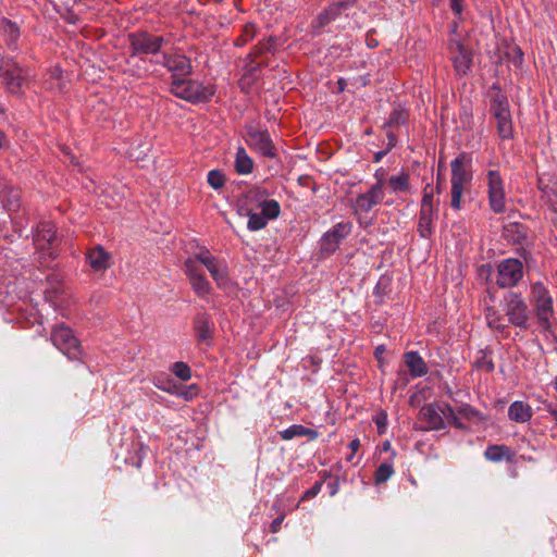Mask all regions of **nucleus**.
Masks as SVG:
<instances>
[{
    "label": "nucleus",
    "mask_w": 557,
    "mask_h": 557,
    "mask_svg": "<svg viewBox=\"0 0 557 557\" xmlns=\"http://www.w3.org/2000/svg\"><path fill=\"white\" fill-rule=\"evenodd\" d=\"M523 276V268L520 260L508 258L503 260L497 267V285L502 288L512 287Z\"/></svg>",
    "instance_id": "f8f14e48"
},
{
    "label": "nucleus",
    "mask_w": 557,
    "mask_h": 557,
    "mask_svg": "<svg viewBox=\"0 0 557 557\" xmlns=\"http://www.w3.org/2000/svg\"><path fill=\"white\" fill-rule=\"evenodd\" d=\"M484 456L491 461H502L510 457V450L504 445H491L486 448Z\"/></svg>",
    "instance_id": "c756f323"
},
{
    "label": "nucleus",
    "mask_w": 557,
    "mask_h": 557,
    "mask_svg": "<svg viewBox=\"0 0 557 557\" xmlns=\"http://www.w3.org/2000/svg\"><path fill=\"white\" fill-rule=\"evenodd\" d=\"M235 170L240 175L250 174L253 170V161L243 147H239L236 151Z\"/></svg>",
    "instance_id": "bb28decb"
},
{
    "label": "nucleus",
    "mask_w": 557,
    "mask_h": 557,
    "mask_svg": "<svg viewBox=\"0 0 557 557\" xmlns=\"http://www.w3.org/2000/svg\"><path fill=\"white\" fill-rule=\"evenodd\" d=\"M391 448V443L388 441L384 442L383 449L388 450Z\"/></svg>",
    "instance_id": "8fccbe9b"
},
{
    "label": "nucleus",
    "mask_w": 557,
    "mask_h": 557,
    "mask_svg": "<svg viewBox=\"0 0 557 557\" xmlns=\"http://www.w3.org/2000/svg\"><path fill=\"white\" fill-rule=\"evenodd\" d=\"M4 108L2 107V104H0V119H4Z\"/></svg>",
    "instance_id": "3c124183"
},
{
    "label": "nucleus",
    "mask_w": 557,
    "mask_h": 557,
    "mask_svg": "<svg viewBox=\"0 0 557 557\" xmlns=\"http://www.w3.org/2000/svg\"><path fill=\"white\" fill-rule=\"evenodd\" d=\"M532 416V407L529 404L521 400L513 401L512 404H510L508 408L509 419L518 423L529 422Z\"/></svg>",
    "instance_id": "412c9836"
},
{
    "label": "nucleus",
    "mask_w": 557,
    "mask_h": 557,
    "mask_svg": "<svg viewBox=\"0 0 557 557\" xmlns=\"http://www.w3.org/2000/svg\"><path fill=\"white\" fill-rule=\"evenodd\" d=\"M157 387H159V388H161V389H163V391H165V392L171 393V389H170V388H168V387H161V386H159V385H157Z\"/></svg>",
    "instance_id": "864d4df0"
},
{
    "label": "nucleus",
    "mask_w": 557,
    "mask_h": 557,
    "mask_svg": "<svg viewBox=\"0 0 557 557\" xmlns=\"http://www.w3.org/2000/svg\"><path fill=\"white\" fill-rule=\"evenodd\" d=\"M421 414L426 421L429 428L432 430L443 429L445 423H455L459 425L453 408L444 403H435L424 406L421 409Z\"/></svg>",
    "instance_id": "1a4fd4ad"
},
{
    "label": "nucleus",
    "mask_w": 557,
    "mask_h": 557,
    "mask_svg": "<svg viewBox=\"0 0 557 557\" xmlns=\"http://www.w3.org/2000/svg\"><path fill=\"white\" fill-rule=\"evenodd\" d=\"M224 183H225V176H224V174L221 171H219V170H211L208 173V184L213 189L222 188Z\"/></svg>",
    "instance_id": "e433bc0d"
},
{
    "label": "nucleus",
    "mask_w": 557,
    "mask_h": 557,
    "mask_svg": "<svg viewBox=\"0 0 557 557\" xmlns=\"http://www.w3.org/2000/svg\"><path fill=\"white\" fill-rule=\"evenodd\" d=\"M28 72L22 69L12 58L3 57L0 60V78L10 94L22 92L27 84Z\"/></svg>",
    "instance_id": "39448f33"
},
{
    "label": "nucleus",
    "mask_w": 557,
    "mask_h": 557,
    "mask_svg": "<svg viewBox=\"0 0 557 557\" xmlns=\"http://www.w3.org/2000/svg\"><path fill=\"white\" fill-rule=\"evenodd\" d=\"M197 331L201 339H206L209 335V325L206 320L199 321L197 324Z\"/></svg>",
    "instance_id": "ea45409f"
},
{
    "label": "nucleus",
    "mask_w": 557,
    "mask_h": 557,
    "mask_svg": "<svg viewBox=\"0 0 557 557\" xmlns=\"http://www.w3.org/2000/svg\"><path fill=\"white\" fill-rule=\"evenodd\" d=\"M181 396H183L185 399H188V398H189V396H188V393H187V392L182 393V394H181Z\"/></svg>",
    "instance_id": "5fc2aeb1"
},
{
    "label": "nucleus",
    "mask_w": 557,
    "mask_h": 557,
    "mask_svg": "<svg viewBox=\"0 0 557 557\" xmlns=\"http://www.w3.org/2000/svg\"><path fill=\"white\" fill-rule=\"evenodd\" d=\"M351 231L349 222L337 223L331 231L326 232L320 242L321 251L325 253L334 252L343 238Z\"/></svg>",
    "instance_id": "2eb2a0df"
},
{
    "label": "nucleus",
    "mask_w": 557,
    "mask_h": 557,
    "mask_svg": "<svg viewBox=\"0 0 557 557\" xmlns=\"http://www.w3.org/2000/svg\"><path fill=\"white\" fill-rule=\"evenodd\" d=\"M280 212H281V207L278 203H277L276 213L271 216L267 215V213L263 210H257V212L252 213L248 218V223H247L248 230L255 232V231L264 228L268 225L270 220H274L280 215Z\"/></svg>",
    "instance_id": "b1692460"
},
{
    "label": "nucleus",
    "mask_w": 557,
    "mask_h": 557,
    "mask_svg": "<svg viewBox=\"0 0 557 557\" xmlns=\"http://www.w3.org/2000/svg\"><path fill=\"white\" fill-rule=\"evenodd\" d=\"M51 339L53 345L70 359L78 358L81 354L79 344L69 326L64 324L57 325L51 333Z\"/></svg>",
    "instance_id": "9b49d317"
},
{
    "label": "nucleus",
    "mask_w": 557,
    "mask_h": 557,
    "mask_svg": "<svg viewBox=\"0 0 557 557\" xmlns=\"http://www.w3.org/2000/svg\"><path fill=\"white\" fill-rule=\"evenodd\" d=\"M555 388H556V391H557V380L555 381Z\"/></svg>",
    "instance_id": "bf43d9fd"
},
{
    "label": "nucleus",
    "mask_w": 557,
    "mask_h": 557,
    "mask_svg": "<svg viewBox=\"0 0 557 557\" xmlns=\"http://www.w3.org/2000/svg\"><path fill=\"white\" fill-rule=\"evenodd\" d=\"M200 263L197 259V252L186 259L185 261V274L188 278H191L193 275H201L203 274L200 268Z\"/></svg>",
    "instance_id": "f704fd0d"
},
{
    "label": "nucleus",
    "mask_w": 557,
    "mask_h": 557,
    "mask_svg": "<svg viewBox=\"0 0 557 557\" xmlns=\"http://www.w3.org/2000/svg\"><path fill=\"white\" fill-rule=\"evenodd\" d=\"M360 447V441L358 438L352 440L349 443V448L351 449L352 454L347 458V460H351L354 457V454L359 449Z\"/></svg>",
    "instance_id": "37998d69"
},
{
    "label": "nucleus",
    "mask_w": 557,
    "mask_h": 557,
    "mask_svg": "<svg viewBox=\"0 0 557 557\" xmlns=\"http://www.w3.org/2000/svg\"><path fill=\"white\" fill-rule=\"evenodd\" d=\"M257 210H263L267 215H273L277 210V201L269 198L265 190L261 188L248 189L237 201V212L242 216L249 218Z\"/></svg>",
    "instance_id": "f03ea898"
},
{
    "label": "nucleus",
    "mask_w": 557,
    "mask_h": 557,
    "mask_svg": "<svg viewBox=\"0 0 557 557\" xmlns=\"http://www.w3.org/2000/svg\"><path fill=\"white\" fill-rule=\"evenodd\" d=\"M436 214L421 213L419 216L418 231L421 237L428 238L433 232V223L436 220Z\"/></svg>",
    "instance_id": "c85d7f7f"
},
{
    "label": "nucleus",
    "mask_w": 557,
    "mask_h": 557,
    "mask_svg": "<svg viewBox=\"0 0 557 557\" xmlns=\"http://www.w3.org/2000/svg\"><path fill=\"white\" fill-rule=\"evenodd\" d=\"M487 325L495 331H503L506 327L504 318L495 308H487L485 312Z\"/></svg>",
    "instance_id": "2f4dec72"
},
{
    "label": "nucleus",
    "mask_w": 557,
    "mask_h": 557,
    "mask_svg": "<svg viewBox=\"0 0 557 557\" xmlns=\"http://www.w3.org/2000/svg\"><path fill=\"white\" fill-rule=\"evenodd\" d=\"M491 109L496 120L498 135L503 139H510L513 135L511 112L507 98L499 90L492 99Z\"/></svg>",
    "instance_id": "6e6552de"
},
{
    "label": "nucleus",
    "mask_w": 557,
    "mask_h": 557,
    "mask_svg": "<svg viewBox=\"0 0 557 557\" xmlns=\"http://www.w3.org/2000/svg\"><path fill=\"white\" fill-rule=\"evenodd\" d=\"M384 198L383 180H379L368 191L360 194L355 202L354 210L356 213L369 212L373 207L379 205Z\"/></svg>",
    "instance_id": "4468645a"
},
{
    "label": "nucleus",
    "mask_w": 557,
    "mask_h": 557,
    "mask_svg": "<svg viewBox=\"0 0 557 557\" xmlns=\"http://www.w3.org/2000/svg\"><path fill=\"white\" fill-rule=\"evenodd\" d=\"M49 75V88L52 90H62L64 83L62 81V70L59 66H53L48 72Z\"/></svg>",
    "instance_id": "72a5a7b5"
},
{
    "label": "nucleus",
    "mask_w": 557,
    "mask_h": 557,
    "mask_svg": "<svg viewBox=\"0 0 557 557\" xmlns=\"http://www.w3.org/2000/svg\"><path fill=\"white\" fill-rule=\"evenodd\" d=\"M461 411H462L466 416H468V417H469L470 414L474 413L473 409H472L471 407H469V406H467V407L462 408V410H461Z\"/></svg>",
    "instance_id": "de8ad7c7"
},
{
    "label": "nucleus",
    "mask_w": 557,
    "mask_h": 557,
    "mask_svg": "<svg viewBox=\"0 0 557 557\" xmlns=\"http://www.w3.org/2000/svg\"><path fill=\"white\" fill-rule=\"evenodd\" d=\"M512 52H513L512 63L515 64V66L521 67L522 63H523V52L521 51L520 48H517V47L513 48Z\"/></svg>",
    "instance_id": "79ce46f5"
},
{
    "label": "nucleus",
    "mask_w": 557,
    "mask_h": 557,
    "mask_svg": "<svg viewBox=\"0 0 557 557\" xmlns=\"http://www.w3.org/2000/svg\"><path fill=\"white\" fill-rule=\"evenodd\" d=\"M8 146L7 136L3 132L0 131V149Z\"/></svg>",
    "instance_id": "49530a36"
},
{
    "label": "nucleus",
    "mask_w": 557,
    "mask_h": 557,
    "mask_svg": "<svg viewBox=\"0 0 557 557\" xmlns=\"http://www.w3.org/2000/svg\"><path fill=\"white\" fill-rule=\"evenodd\" d=\"M172 373L182 381L191 379V370L189 366L183 361L174 362L171 367Z\"/></svg>",
    "instance_id": "c9c22d12"
},
{
    "label": "nucleus",
    "mask_w": 557,
    "mask_h": 557,
    "mask_svg": "<svg viewBox=\"0 0 557 557\" xmlns=\"http://www.w3.org/2000/svg\"><path fill=\"white\" fill-rule=\"evenodd\" d=\"M189 283L191 285L193 290L200 297H205L211 293V284L205 276V274L201 275H193L191 278H188Z\"/></svg>",
    "instance_id": "cd10ccee"
},
{
    "label": "nucleus",
    "mask_w": 557,
    "mask_h": 557,
    "mask_svg": "<svg viewBox=\"0 0 557 557\" xmlns=\"http://www.w3.org/2000/svg\"><path fill=\"white\" fill-rule=\"evenodd\" d=\"M381 154H382L381 152L376 154V161H379V160H380Z\"/></svg>",
    "instance_id": "6e6d98bb"
},
{
    "label": "nucleus",
    "mask_w": 557,
    "mask_h": 557,
    "mask_svg": "<svg viewBox=\"0 0 557 557\" xmlns=\"http://www.w3.org/2000/svg\"><path fill=\"white\" fill-rule=\"evenodd\" d=\"M329 15V12H325V18L326 21H329L331 17L327 16Z\"/></svg>",
    "instance_id": "4d7b16f0"
},
{
    "label": "nucleus",
    "mask_w": 557,
    "mask_h": 557,
    "mask_svg": "<svg viewBox=\"0 0 557 557\" xmlns=\"http://www.w3.org/2000/svg\"><path fill=\"white\" fill-rule=\"evenodd\" d=\"M280 435L285 441H290L294 437L307 436L310 440H315L319 436L318 431L304 426L301 424H293L287 429L280 432Z\"/></svg>",
    "instance_id": "393cba45"
},
{
    "label": "nucleus",
    "mask_w": 557,
    "mask_h": 557,
    "mask_svg": "<svg viewBox=\"0 0 557 557\" xmlns=\"http://www.w3.org/2000/svg\"><path fill=\"white\" fill-rule=\"evenodd\" d=\"M247 143L264 157L274 158L276 156V150L267 131L249 128Z\"/></svg>",
    "instance_id": "f3484780"
},
{
    "label": "nucleus",
    "mask_w": 557,
    "mask_h": 557,
    "mask_svg": "<svg viewBox=\"0 0 557 557\" xmlns=\"http://www.w3.org/2000/svg\"><path fill=\"white\" fill-rule=\"evenodd\" d=\"M407 119V113L404 109L397 108L395 109L389 116L388 124L389 125H399L404 123Z\"/></svg>",
    "instance_id": "4c0bfd02"
},
{
    "label": "nucleus",
    "mask_w": 557,
    "mask_h": 557,
    "mask_svg": "<svg viewBox=\"0 0 557 557\" xmlns=\"http://www.w3.org/2000/svg\"><path fill=\"white\" fill-rule=\"evenodd\" d=\"M531 304L536 314L537 321L544 331L552 329V318L554 315L553 297L548 289L541 282L531 285Z\"/></svg>",
    "instance_id": "20e7f679"
},
{
    "label": "nucleus",
    "mask_w": 557,
    "mask_h": 557,
    "mask_svg": "<svg viewBox=\"0 0 557 557\" xmlns=\"http://www.w3.org/2000/svg\"><path fill=\"white\" fill-rule=\"evenodd\" d=\"M375 423L377 425L379 433L383 434L387 425V416L385 413L376 416Z\"/></svg>",
    "instance_id": "58836bf2"
},
{
    "label": "nucleus",
    "mask_w": 557,
    "mask_h": 557,
    "mask_svg": "<svg viewBox=\"0 0 557 557\" xmlns=\"http://www.w3.org/2000/svg\"><path fill=\"white\" fill-rule=\"evenodd\" d=\"M504 310L508 321L520 329H527L531 317V311L524 298L518 294L510 292L504 298Z\"/></svg>",
    "instance_id": "0eeeda50"
},
{
    "label": "nucleus",
    "mask_w": 557,
    "mask_h": 557,
    "mask_svg": "<svg viewBox=\"0 0 557 557\" xmlns=\"http://www.w3.org/2000/svg\"><path fill=\"white\" fill-rule=\"evenodd\" d=\"M450 8L456 14L460 15L462 12L461 0H450Z\"/></svg>",
    "instance_id": "c03bdc74"
},
{
    "label": "nucleus",
    "mask_w": 557,
    "mask_h": 557,
    "mask_svg": "<svg viewBox=\"0 0 557 557\" xmlns=\"http://www.w3.org/2000/svg\"><path fill=\"white\" fill-rule=\"evenodd\" d=\"M486 187L488 203L495 213H502L506 209V194L504 181L497 170L486 171Z\"/></svg>",
    "instance_id": "9d476101"
},
{
    "label": "nucleus",
    "mask_w": 557,
    "mask_h": 557,
    "mask_svg": "<svg viewBox=\"0 0 557 557\" xmlns=\"http://www.w3.org/2000/svg\"><path fill=\"white\" fill-rule=\"evenodd\" d=\"M169 40L163 36L138 33L131 36V46L136 53L156 54Z\"/></svg>",
    "instance_id": "ddd939ff"
},
{
    "label": "nucleus",
    "mask_w": 557,
    "mask_h": 557,
    "mask_svg": "<svg viewBox=\"0 0 557 557\" xmlns=\"http://www.w3.org/2000/svg\"><path fill=\"white\" fill-rule=\"evenodd\" d=\"M282 521H283V518L281 517V518H276V519L272 522V524H271V530H272V532H277V531H278V529H280V525H281Z\"/></svg>",
    "instance_id": "a18cd8bd"
},
{
    "label": "nucleus",
    "mask_w": 557,
    "mask_h": 557,
    "mask_svg": "<svg viewBox=\"0 0 557 557\" xmlns=\"http://www.w3.org/2000/svg\"><path fill=\"white\" fill-rule=\"evenodd\" d=\"M384 351V346L376 347L375 355L379 358V355H381Z\"/></svg>",
    "instance_id": "09e8293b"
},
{
    "label": "nucleus",
    "mask_w": 557,
    "mask_h": 557,
    "mask_svg": "<svg viewBox=\"0 0 557 557\" xmlns=\"http://www.w3.org/2000/svg\"><path fill=\"white\" fill-rule=\"evenodd\" d=\"M0 32L5 37L8 46L12 49H15L16 40L20 37V29L17 25L5 17H1Z\"/></svg>",
    "instance_id": "a878e982"
},
{
    "label": "nucleus",
    "mask_w": 557,
    "mask_h": 557,
    "mask_svg": "<svg viewBox=\"0 0 557 557\" xmlns=\"http://www.w3.org/2000/svg\"><path fill=\"white\" fill-rule=\"evenodd\" d=\"M171 92L177 98L196 102L209 100L213 95V89L197 81L180 77L173 79Z\"/></svg>",
    "instance_id": "423d86ee"
},
{
    "label": "nucleus",
    "mask_w": 557,
    "mask_h": 557,
    "mask_svg": "<svg viewBox=\"0 0 557 557\" xmlns=\"http://www.w3.org/2000/svg\"><path fill=\"white\" fill-rule=\"evenodd\" d=\"M552 413L556 417L557 419V412L556 411H552Z\"/></svg>",
    "instance_id": "13d9d810"
},
{
    "label": "nucleus",
    "mask_w": 557,
    "mask_h": 557,
    "mask_svg": "<svg viewBox=\"0 0 557 557\" xmlns=\"http://www.w3.org/2000/svg\"><path fill=\"white\" fill-rule=\"evenodd\" d=\"M89 265L96 272L103 271L110 265V255L100 246L91 249L87 256Z\"/></svg>",
    "instance_id": "4be33fe9"
},
{
    "label": "nucleus",
    "mask_w": 557,
    "mask_h": 557,
    "mask_svg": "<svg viewBox=\"0 0 557 557\" xmlns=\"http://www.w3.org/2000/svg\"><path fill=\"white\" fill-rule=\"evenodd\" d=\"M55 239V226L51 222L41 223L36 231L34 240L38 248L45 249Z\"/></svg>",
    "instance_id": "aec40b11"
},
{
    "label": "nucleus",
    "mask_w": 557,
    "mask_h": 557,
    "mask_svg": "<svg viewBox=\"0 0 557 557\" xmlns=\"http://www.w3.org/2000/svg\"><path fill=\"white\" fill-rule=\"evenodd\" d=\"M394 474V465L392 461H385L379 466L375 471V483L386 482Z\"/></svg>",
    "instance_id": "473e14b6"
},
{
    "label": "nucleus",
    "mask_w": 557,
    "mask_h": 557,
    "mask_svg": "<svg viewBox=\"0 0 557 557\" xmlns=\"http://www.w3.org/2000/svg\"><path fill=\"white\" fill-rule=\"evenodd\" d=\"M197 259L208 270L219 288L227 292L232 290L233 282L228 274V265L224 259L213 256L205 247L197 251Z\"/></svg>",
    "instance_id": "7ed1b4c3"
},
{
    "label": "nucleus",
    "mask_w": 557,
    "mask_h": 557,
    "mask_svg": "<svg viewBox=\"0 0 557 557\" xmlns=\"http://www.w3.org/2000/svg\"><path fill=\"white\" fill-rule=\"evenodd\" d=\"M388 185L393 193L407 191L409 189V175L407 173H399L388 178Z\"/></svg>",
    "instance_id": "7c9ffc66"
},
{
    "label": "nucleus",
    "mask_w": 557,
    "mask_h": 557,
    "mask_svg": "<svg viewBox=\"0 0 557 557\" xmlns=\"http://www.w3.org/2000/svg\"><path fill=\"white\" fill-rule=\"evenodd\" d=\"M405 363L413 377H420L428 372L425 362L416 351H408L405 354Z\"/></svg>",
    "instance_id": "5701e85b"
},
{
    "label": "nucleus",
    "mask_w": 557,
    "mask_h": 557,
    "mask_svg": "<svg viewBox=\"0 0 557 557\" xmlns=\"http://www.w3.org/2000/svg\"><path fill=\"white\" fill-rule=\"evenodd\" d=\"M440 188L438 186L426 185L423 190V197L421 200V213L436 214L438 207Z\"/></svg>",
    "instance_id": "6ab92c4d"
},
{
    "label": "nucleus",
    "mask_w": 557,
    "mask_h": 557,
    "mask_svg": "<svg viewBox=\"0 0 557 557\" xmlns=\"http://www.w3.org/2000/svg\"><path fill=\"white\" fill-rule=\"evenodd\" d=\"M450 207L459 211L461 209V198L463 191L472 181V171L469 160L465 156L454 159L450 163Z\"/></svg>",
    "instance_id": "f257e3e1"
},
{
    "label": "nucleus",
    "mask_w": 557,
    "mask_h": 557,
    "mask_svg": "<svg viewBox=\"0 0 557 557\" xmlns=\"http://www.w3.org/2000/svg\"><path fill=\"white\" fill-rule=\"evenodd\" d=\"M161 64L172 72L173 79L187 76L191 72L189 59L180 53H164Z\"/></svg>",
    "instance_id": "a211bd4d"
},
{
    "label": "nucleus",
    "mask_w": 557,
    "mask_h": 557,
    "mask_svg": "<svg viewBox=\"0 0 557 557\" xmlns=\"http://www.w3.org/2000/svg\"><path fill=\"white\" fill-rule=\"evenodd\" d=\"M450 59L454 63L456 72L460 75L466 74L472 63V55L461 41L451 39L448 45Z\"/></svg>",
    "instance_id": "dca6fc26"
},
{
    "label": "nucleus",
    "mask_w": 557,
    "mask_h": 557,
    "mask_svg": "<svg viewBox=\"0 0 557 557\" xmlns=\"http://www.w3.org/2000/svg\"><path fill=\"white\" fill-rule=\"evenodd\" d=\"M482 270H486L487 272H491V267L490 265H483Z\"/></svg>",
    "instance_id": "603ef678"
},
{
    "label": "nucleus",
    "mask_w": 557,
    "mask_h": 557,
    "mask_svg": "<svg viewBox=\"0 0 557 557\" xmlns=\"http://www.w3.org/2000/svg\"><path fill=\"white\" fill-rule=\"evenodd\" d=\"M321 487H322V483L317 482L311 488H309L308 491L305 492L302 499L312 498V497L317 496L320 493Z\"/></svg>",
    "instance_id": "a19ab883"
}]
</instances>
